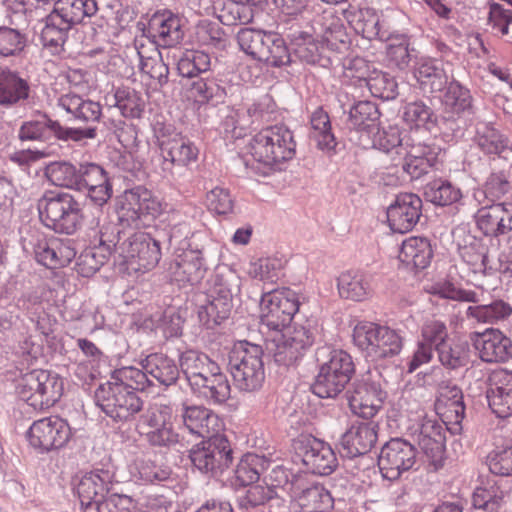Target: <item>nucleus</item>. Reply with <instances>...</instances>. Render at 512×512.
<instances>
[{"label": "nucleus", "mask_w": 512, "mask_h": 512, "mask_svg": "<svg viewBox=\"0 0 512 512\" xmlns=\"http://www.w3.org/2000/svg\"><path fill=\"white\" fill-rule=\"evenodd\" d=\"M147 375L148 373L143 368L126 366L116 369L108 382L114 385L126 386V389H131L134 392L145 391L152 384Z\"/></svg>", "instance_id": "a18cd8bd"}, {"label": "nucleus", "mask_w": 512, "mask_h": 512, "mask_svg": "<svg viewBox=\"0 0 512 512\" xmlns=\"http://www.w3.org/2000/svg\"><path fill=\"white\" fill-rule=\"evenodd\" d=\"M415 463V447L401 438L388 441L382 447L378 460L383 477L390 481L397 480L402 473L412 469Z\"/></svg>", "instance_id": "ddd939ff"}, {"label": "nucleus", "mask_w": 512, "mask_h": 512, "mask_svg": "<svg viewBox=\"0 0 512 512\" xmlns=\"http://www.w3.org/2000/svg\"><path fill=\"white\" fill-rule=\"evenodd\" d=\"M442 104L449 118L472 113V96L470 91L458 81H452L444 93Z\"/></svg>", "instance_id": "473e14b6"}, {"label": "nucleus", "mask_w": 512, "mask_h": 512, "mask_svg": "<svg viewBox=\"0 0 512 512\" xmlns=\"http://www.w3.org/2000/svg\"><path fill=\"white\" fill-rule=\"evenodd\" d=\"M486 463L491 473L500 476H512V445L497 448L490 452Z\"/></svg>", "instance_id": "338daca9"}, {"label": "nucleus", "mask_w": 512, "mask_h": 512, "mask_svg": "<svg viewBox=\"0 0 512 512\" xmlns=\"http://www.w3.org/2000/svg\"><path fill=\"white\" fill-rule=\"evenodd\" d=\"M265 459L256 454H246L242 457L235 470L236 484L247 486L259 479L264 469Z\"/></svg>", "instance_id": "864d4df0"}, {"label": "nucleus", "mask_w": 512, "mask_h": 512, "mask_svg": "<svg viewBox=\"0 0 512 512\" xmlns=\"http://www.w3.org/2000/svg\"><path fill=\"white\" fill-rule=\"evenodd\" d=\"M348 77H354L365 82L374 97L383 100L395 99L398 95V85L394 77L378 71L369 65L363 58H354L347 66Z\"/></svg>", "instance_id": "4468645a"}, {"label": "nucleus", "mask_w": 512, "mask_h": 512, "mask_svg": "<svg viewBox=\"0 0 512 512\" xmlns=\"http://www.w3.org/2000/svg\"><path fill=\"white\" fill-rule=\"evenodd\" d=\"M46 19V25L42 29L41 37L45 45L60 46L63 45L67 38L68 31L72 28L66 25L63 21L51 12L48 15L44 14L42 19Z\"/></svg>", "instance_id": "052dcab7"}, {"label": "nucleus", "mask_w": 512, "mask_h": 512, "mask_svg": "<svg viewBox=\"0 0 512 512\" xmlns=\"http://www.w3.org/2000/svg\"><path fill=\"white\" fill-rule=\"evenodd\" d=\"M115 106L127 118H139L143 112L144 104L135 91L118 88L114 94Z\"/></svg>", "instance_id": "e2e57ef3"}, {"label": "nucleus", "mask_w": 512, "mask_h": 512, "mask_svg": "<svg viewBox=\"0 0 512 512\" xmlns=\"http://www.w3.org/2000/svg\"><path fill=\"white\" fill-rule=\"evenodd\" d=\"M474 303L467 307L465 316L468 321L478 324H498L512 314V307L504 300H494L489 304Z\"/></svg>", "instance_id": "cd10ccee"}, {"label": "nucleus", "mask_w": 512, "mask_h": 512, "mask_svg": "<svg viewBox=\"0 0 512 512\" xmlns=\"http://www.w3.org/2000/svg\"><path fill=\"white\" fill-rule=\"evenodd\" d=\"M291 42L297 56L307 63H317L323 53L322 41H316L312 35L304 31H294Z\"/></svg>", "instance_id": "37998d69"}, {"label": "nucleus", "mask_w": 512, "mask_h": 512, "mask_svg": "<svg viewBox=\"0 0 512 512\" xmlns=\"http://www.w3.org/2000/svg\"><path fill=\"white\" fill-rule=\"evenodd\" d=\"M172 408L164 404H153L139 417L136 424V430L142 436L146 435L156 426L164 424V420L172 418Z\"/></svg>", "instance_id": "bf43d9fd"}, {"label": "nucleus", "mask_w": 512, "mask_h": 512, "mask_svg": "<svg viewBox=\"0 0 512 512\" xmlns=\"http://www.w3.org/2000/svg\"><path fill=\"white\" fill-rule=\"evenodd\" d=\"M202 266L200 257L194 252H188L180 260H176L171 265L170 270L176 281L194 285L204 275Z\"/></svg>", "instance_id": "4c0bfd02"}, {"label": "nucleus", "mask_w": 512, "mask_h": 512, "mask_svg": "<svg viewBox=\"0 0 512 512\" xmlns=\"http://www.w3.org/2000/svg\"><path fill=\"white\" fill-rule=\"evenodd\" d=\"M63 381L57 374L47 370H33L26 373L19 386V394L35 410L53 406L61 397Z\"/></svg>", "instance_id": "0eeeda50"}, {"label": "nucleus", "mask_w": 512, "mask_h": 512, "mask_svg": "<svg viewBox=\"0 0 512 512\" xmlns=\"http://www.w3.org/2000/svg\"><path fill=\"white\" fill-rule=\"evenodd\" d=\"M476 223L486 236H499L512 231V203H497L480 208Z\"/></svg>", "instance_id": "412c9836"}, {"label": "nucleus", "mask_w": 512, "mask_h": 512, "mask_svg": "<svg viewBox=\"0 0 512 512\" xmlns=\"http://www.w3.org/2000/svg\"><path fill=\"white\" fill-rule=\"evenodd\" d=\"M38 210L42 223L57 233L72 234L80 223V203L69 193L45 195Z\"/></svg>", "instance_id": "423d86ee"}, {"label": "nucleus", "mask_w": 512, "mask_h": 512, "mask_svg": "<svg viewBox=\"0 0 512 512\" xmlns=\"http://www.w3.org/2000/svg\"><path fill=\"white\" fill-rule=\"evenodd\" d=\"M58 105L67 113L83 123L97 122L101 116V106L97 102L84 100L75 94H65L58 100Z\"/></svg>", "instance_id": "f704fd0d"}, {"label": "nucleus", "mask_w": 512, "mask_h": 512, "mask_svg": "<svg viewBox=\"0 0 512 512\" xmlns=\"http://www.w3.org/2000/svg\"><path fill=\"white\" fill-rule=\"evenodd\" d=\"M403 119L410 127L415 128L430 130L435 125L432 109L422 101L408 103L403 110Z\"/></svg>", "instance_id": "13d9d810"}, {"label": "nucleus", "mask_w": 512, "mask_h": 512, "mask_svg": "<svg viewBox=\"0 0 512 512\" xmlns=\"http://www.w3.org/2000/svg\"><path fill=\"white\" fill-rule=\"evenodd\" d=\"M377 441V425L374 422H358L342 435L341 446L348 457L368 453Z\"/></svg>", "instance_id": "5701e85b"}, {"label": "nucleus", "mask_w": 512, "mask_h": 512, "mask_svg": "<svg viewBox=\"0 0 512 512\" xmlns=\"http://www.w3.org/2000/svg\"><path fill=\"white\" fill-rule=\"evenodd\" d=\"M298 310V296L291 289L282 288L265 292L260 301L261 327L272 333L280 331L291 323Z\"/></svg>", "instance_id": "6e6552de"}, {"label": "nucleus", "mask_w": 512, "mask_h": 512, "mask_svg": "<svg viewBox=\"0 0 512 512\" xmlns=\"http://www.w3.org/2000/svg\"><path fill=\"white\" fill-rule=\"evenodd\" d=\"M25 46V36L16 28L0 26V56H15Z\"/></svg>", "instance_id": "0e129e2a"}, {"label": "nucleus", "mask_w": 512, "mask_h": 512, "mask_svg": "<svg viewBox=\"0 0 512 512\" xmlns=\"http://www.w3.org/2000/svg\"><path fill=\"white\" fill-rule=\"evenodd\" d=\"M323 46L333 51L346 49L349 43V37L344 25L339 19H333L322 34Z\"/></svg>", "instance_id": "774afa93"}, {"label": "nucleus", "mask_w": 512, "mask_h": 512, "mask_svg": "<svg viewBox=\"0 0 512 512\" xmlns=\"http://www.w3.org/2000/svg\"><path fill=\"white\" fill-rule=\"evenodd\" d=\"M438 409L441 410V415L447 420V424L454 425L453 431L460 432L465 414L461 389L456 386L444 388L438 400Z\"/></svg>", "instance_id": "7c9ffc66"}, {"label": "nucleus", "mask_w": 512, "mask_h": 512, "mask_svg": "<svg viewBox=\"0 0 512 512\" xmlns=\"http://www.w3.org/2000/svg\"><path fill=\"white\" fill-rule=\"evenodd\" d=\"M265 55L258 61L280 67L290 62V54L283 38L274 32H269L265 41Z\"/></svg>", "instance_id": "5fc2aeb1"}, {"label": "nucleus", "mask_w": 512, "mask_h": 512, "mask_svg": "<svg viewBox=\"0 0 512 512\" xmlns=\"http://www.w3.org/2000/svg\"><path fill=\"white\" fill-rule=\"evenodd\" d=\"M398 257L408 267L425 269L431 262L433 250L427 238L410 237L402 242Z\"/></svg>", "instance_id": "c85d7f7f"}, {"label": "nucleus", "mask_w": 512, "mask_h": 512, "mask_svg": "<svg viewBox=\"0 0 512 512\" xmlns=\"http://www.w3.org/2000/svg\"><path fill=\"white\" fill-rule=\"evenodd\" d=\"M422 200L413 193L399 194L387 208V221L390 229L396 233L411 231L421 216Z\"/></svg>", "instance_id": "dca6fc26"}, {"label": "nucleus", "mask_w": 512, "mask_h": 512, "mask_svg": "<svg viewBox=\"0 0 512 512\" xmlns=\"http://www.w3.org/2000/svg\"><path fill=\"white\" fill-rule=\"evenodd\" d=\"M30 85L18 72L0 67V106L10 108L29 98Z\"/></svg>", "instance_id": "b1692460"}, {"label": "nucleus", "mask_w": 512, "mask_h": 512, "mask_svg": "<svg viewBox=\"0 0 512 512\" xmlns=\"http://www.w3.org/2000/svg\"><path fill=\"white\" fill-rule=\"evenodd\" d=\"M472 340L480 359L484 362H504L512 355L511 340L498 329L476 333Z\"/></svg>", "instance_id": "6ab92c4d"}, {"label": "nucleus", "mask_w": 512, "mask_h": 512, "mask_svg": "<svg viewBox=\"0 0 512 512\" xmlns=\"http://www.w3.org/2000/svg\"><path fill=\"white\" fill-rule=\"evenodd\" d=\"M110 473L105 470H95L86 473L77 484V494L83 512H94L96 506L105 501L109 490Z\"/></svg>", "instance_id": "a211bd4d"}, {"label": "nucleus", "mask_w": 512, "mask_h": 512, "mask_svg": "<svg viewBox=\"0 0 512 512\" xmlns=\"http://www.w3.org/2000/svg\"><path fill=\"white\" fill-rule=\"evenodd\" d=\"M338 291L341 297L354 301H361L371 293L368 277L361 272H343L337 280Z\"/></svg>", "instance_id": "c9c22d12"}, {"label": "nucleus", "mask_w": 512, "mask_h": 512, "mask_svg": "<svg viewBox=\"0 0 512 512\" xmlns=\"http://www.w3.org/2000/svg\"><path fill=\"white\" fill-rule=\"evenodd\" d=\"M402 347L403 339L401 335L396 330L383 326L370 360L378 361L392 358L400 353Z\"/></svg>", "instance_id": "c03bdc74"}, {"label": "nucleus", "mask_w": 512, "mask_h": 512, "mask_svg": "<svg viewBox=\"0 0 512 512\" xmlns=\"http://www.w3.org/2000/svg\"><path fill=\"white\" fill-rule=\"evenodd\" d=\"M296 143L292 132L284 125L269 126L253 136L249 143L250 154L257 162L277 168L292 159Z\"/></svg>", "instance_id": "20e7f679"}, {"label": "nucleus", "mask_w": 512, "mask_h": 512, "mask_svg": "<svg viewBox=\"0 0 512 512\" xmlns=\"http://www.w3.org/2000/svg\"><path fill=\"white\" fill-rule=\"evenodd\" d=\"M302 461L307 469L319 475L331 474L338 465L331 446L316 438L307 439L303 443Z\"/></svg>", "instance_id": "4be33fe9"}, {"label": "nucleus", "mask_w": 512, "mask_h": 512, "mask_svg": "<svg viewBox=\"0 0 512 512\" xmlns=\"http://www.w3.org/2000/svg\"><path fill=\"white\" fill-rule=\"evenodd\" d=\"M476 142L484 153L512 160V143L495 128L481 124L477 128Z\"/></svg>", "instance_id": "2f4dec72"}, {"label": "nucleus", "mask_w": 512, "mask_h": 512, "mask_svg": "<svg viewBox=\"0 0 512 512\" xmlns=\"http://www.w3.org/2000/svg\"><path fill=\"white\" fill-rule=\"evenodd\" d=\"M387 397L380 382L363 379L355 384L348 401L351 411L362 418H373Z\"/></svg>", "instance_id": "2eb2a0df"}, {"label": "nucleus", "mask_w": 512, "mask_h": 512, "mask_svg": "<svg viewBox=\"0 0 512 512\" xmlns=\"http://www.w3.org/2000/svg\"><path fill=\"white\" fill-rule=\"evenodd\" d=\"M382 328V325L368 321H362L355 325L352 335L353 342L365 354L366 358H371Z\"/></svg>", "instance_id": "3c124183"}, {"label": "nucleus", "mask_w": 512, "mask_h": 512, "mask_svg": "<svg viewBox=\"0 0 512 512\" xmlns=\"http://www.w3.org/2000/svg\"><path fill=\"white\" fill-rule=\"evenodd\" d=\"M379 112L377 106L370 101H359L349 110L348 125L359 131H373L377 124Z\"/></svg>", "instance_id": "ea45409f"}, {"label": "nucleus", "mask_w": 512, "mask_h": 512, "mask_svg": "<svg viewBox=\"0 0 512 512\" xmlns=\"http://www.w3.org/2000/svg\"><path fill=\"white\" fill-rule=\"evenodd\" d=\"M486 397L492 412L499 418L512 416V371L494 370L488 379Z\"/></svg>", "instance_id": "f3484780"}, {"label": "nucleus", "mask_w": 512, "mask_h": 512, "mask_svg": "<svg viewBox=\"0 0 512 512\" xmlns=\"http://www.w3.org/2000/svg\"><path fill=\"white\" fill-rule=\"evenodd\" d=\"M312 138L321 150L330 151L335 148L336 140L331 131V122L328 114L322 109H316L310 119Z\"/></svg>", "instance_id": "79ce46f5"}, {"label": "nucleus", "mask_w": 512, "mask_h": 512, "mask_svg": "<svg viewBox=\"0 0 512 512\" xmlns=\"http://www.w3.org/2000/svg\"><path fill=\"white\" fill-rule=\"evenodd\" d=\"M210 68V57L198 50H186L177 61L178 73L187 78H193Z\"/></svg>", "instance_id": "49530a36"}, {"label": "nucleus", "mask_w": 512, "mask_h": 512, "mask_svg": "<svg viewBox=\"0 0 512 512\" xmlns=\"http://www.w3.org/2000/svg\"><path fill=\"white\" fill-rule=\"evenodd\" d=\"M36 260L50 269L68 265L75 258V250L60 239L52 238L38 242L35 246Z\"/></svg>", "instance_id": "393cba45"}, {"label": "nucleus", "mask_w": 512, "mask_h": 512, "mask_svg": "<svg viewBox=\"0 0 512 512\" xmlns=\"http://www.w3.org/2000/svg\"><path fill=\"white\" fill-rule=\"evenodd\" d=\"M438 357L442 365L450 369L463 367L469 360V348L462 342H445L439 346Z\"/></svg>", "instance_id": "4d7b16f0"}, {"label": "nucleus", "mask_w": 512, "mask_h": 512, "mask_svg": "<svg viewBox=\"0 0 512 512\" xmlns=\"http://www.w3.org/2000/svg\"><path fill=\"white\" fill-rule=\"evenodd\" d=\"M155 137L165 163L178 167H188L196 162L198 148L172 125L157 123Z\"/></svg>", "instance_id": "9b49d317"}, {"label": "nucleus", "mask_w": 512, "mask_h": 512, "mask_svg": "<svg viewBox=\"0 0 512 512\" xmlns=\"http://www.w3.org/2000/svg\"><path fill=\"white\" fill-rule=\"evenodd\" d=\"M114 251L101 241V230L99 231V246L83 251L77 258V271L84 277L93 275L107 261L108 256Z\"/></svg>", "instance_id": "58836bf2"}, {"label": "nucleus", "mask_w": 512, "mask_h": 512, "mask_svg": "<svg viewBox=\"0 0 512 512\" xmlns=\"http://www.w3.org/2000/svg\"><path fill=\"white\" fill-rule=\"evenodd\" d=\"M320 369L312 386L320 398H333L344 390L354 373L351 356L339 349L324 345L316 350Z\"/></svg>", "instance_id": "f257e3e1"}, {"label": "nucleus", "mask_w": 512, "mask_h": 512, "mask_svg": "<svg viewBox=\"0 0 512 512\" xmlns=\"http://www.w3.org/2000/svg\"><path fill=\"white\" fill-rule=\"evenodd\" d=\"M424 196L427 201L440 206L457 202L461 197V191L451 182L444 179H435L424 188Z\"/></svg>", "instance_id": "a19ab883"}, {"label": "nucleus", "mask_w": 512, "mask_h": 512, "mask_svg": "<svg viewBox=\"0 0 512 512\" xmlns=\"http://www.w3.org/2000/svg\"><path fill=\"white\" fill-rule=\"evenodd\" d=\"M415 77L421 87L429 92L441 91L448 80L442 64L436 60L420 63L415 71Z\"/></svg>", "instance_id": "e433bc0d"}, {"label": "nucleus", "mask_w": 512, "mask_h": 512, "mask_svg": "<svg viewBox=\"0 0 512 512\" xmlns=\"http://www.w3.org/2000/svg\"><path fill=\"white\" fill-rule=\"evenodd\" d=\"M143 369L160 384L169 386L176 382L179 376V370L175 362L160 353L148 355L142 360Z\"/></svg>", "instance_id": "72a5a7b5"}, {"label": "nucleus", "mask_w": 512, "mask_h": 512, "mask_svg": "<svg viewBox=\"0 0 512 512\" xmlns=\"http://www.w3.org/2000/svg\"><path fill=\"white\" fill-rule=\"evenodd\" d=\"M505 492L495 484L478 487L472 496V503L476 509L486 512H499L505 499Z\"/></svg>", "instance_id": "603ef678"}, {"label": "nucleus", "mask_w": 512, "mask_h": 512, "mask_svg": "<svg viewBox=\"0 0 512 512\" xmlns=\"http://www.w3.org/2000/svg\"><path fill=\"white\" fill-rule=\"evenodd\" d=\"M268 33L252 28H242L237 32L236 40L242 51L259 60L260 57L265 55L264 47Z\"/></svg>", "instance_id": "8fccbe9b"}, {"label": "nucleus", "mask_w": 512, "mask_h": 512, "mask_svg": "<svg viewBox=\"0 0 512 512\" xmlns=\"http://www.w3.org/2000/svg\"><path fill=\"white\" fill-rule=\"evenodd\" d=\"M26 436L32 448L45 453L65 447L72 438V429L65 419L49 416L34 421Z\"/></svg>", "instance_id": "9d476101"}, {"label": "nucleus", "mask_w": 512, "mask_h": 512, "mask_svg": "<svg viewBox=\"0 0 512 512\" xmlns=\"http://www.w3.org/2000/svg\"><path fill=\"white\" fill-rule=\"evenodd\" d=\"M454 425L447 424L444 418L439 422L436 418H424L413 433L414 440L418 443L421 450L429 457H439L444 449L445 430L452 433Z\"/></svg>", "instance_id": "aec40b11"}, {"label": "nucleus", "mask_w": 512, "mask_h": 512, "mask_svg": "<svg viewBox=\"0 0 512 512\" xmlns=\"http://www.w3.org/2000/svg\"><path fill=\"white\" fill-rule=\"evenodd\" d=\"M379 22L380 19L376 12L366 8L360 9L355 14L352 25L354 30L366 39H382L385 37V34L381 32Z\"/></svg>", "instance_id": "6e6d98bb"}, {"label": "nucleus", "mask_w": 512, "mask_h": 512, "mask_svg": "<svg viewBox=\"0 0 512 512\" xmlns=\"http://www.w3.org/2000/svg\"><path fill=\"white\" fill-rule=\"evenodd\" d=\"M161 211V203L151 191L136 187L124 193L117 214L123 227L140 228L144 218H155Z\"/></svg>", "instance_id": "1a4fd4ad"}, {"label": "nucleus", "mask_w": 512, "mask_h": 512, "mask_svg": "<svg viewBox=\"0 0 512 512\" xmlns=\"http://www.w3.org/2000/svg\"><path fill=\"white\" fill-rule=\"evenodd\" d=\"M111 226L101 230V241L109 247H114V252L136 271H148L153 269L161 258L159 242L144 232H136L125 237L119 242L120 236L113 233Z\"/></svg>", "instance_id": "f03ea898"}, {"label": "nucleus", "mask_w": 512, "mask_h": 512, "mask_svg": "<svg viewBox=\"0 0 512 512\" xmlns=\"http://www.w3.org/2000/svg\"><path fill=\"white\" fill-rule=\"evenodd\" d=\"M48 180L60 187L73 188L79 186V169L69 162H52L45 171Z\"/></svg>", "instance_id": "09e8293b"}, {"label": "nucleus", "mask_w": 512, "mask_h": 512, "mask_svg": "<svg viewBox=\"0 0 512 512\" xmlns=\"http://www.w3.org/2000/svg\"><path fill=\"white\" fill-rule=\"evenodd\" d=\"M262 348L247 341H239L229 352V371L233 385L244 392L259 389L265 378Z\"/></svg>", "instance_id": "39448f33"}, {"label": "nucleus", "mask_w": 512, "mask_h": 512, "mask_svg": "<svg viewBox=\"0 0 512 512\" xmlns=\"http://www.w3.org/2000/svg\"><path fill=\"white\" fill-rule=\"evenodd\" d=\"M405 140L397 126H389L381 130L378 129L373 143L379 150L387 154L391 153L392 161L394 162L397 160V150L403 147Z\"/></svg>", "instance_id": "680f3d73"}, {"label": "nucleus", "mask_w": 512, "mask_h": 512, "mask_svg": "<svg viewBox=\"0 0 512 512\" xmlns=\"http://www.w3.org/2000/svg\"><path fill=\"white\" fill-rule=\"evenodd\" d=\"M454 241L458 252L464 262L471 265L474 271L485 268L487 259L485 248L476 237L471 235L465 227H458L453 231Z\"/></svg>", "instance_id": "bb28decb"}, {"label": "nucleus", "mask_w": 512, "mask_h": 512, "mask_svg": "<svg viewBox=\"0 0 512 512\" xmlns=\"http://www.w3.org/2000/svg\"><path fill=\"white\" fill-rule=\"evenodd\" d=\"M220 444L208 441L207 446L199 444L190 450V459L193 465L201 472H214L216 463L223 457V450L219 447Z\"/></svg>", "instance_id": "de8ad7c7"}, {"label": "nucleus", "mask_w": 512, "mask_h": 512, "mask_svg": "<svg viewBox=\"0 0 512 512\" xmlns=\"http://www.w3.org/2000/svg\"><path fill=\"white\" fill-rule=\"evenodd\" d=\"M448 338V329L444 322L438 319H428L421 327V341L433 347L436 351Z\"/></svg>", "instance_id": "69168bd1"}, {"label": "nucleus", "mask_w": 512, "mask_h": 512, "mask_svg": "<svg viewBox=\"0 0 512 512\" xmlns=\"http://www.w3.org/2000/svg\"><path fill=\"white\" fill-rule=\"evenodd\" d=\"M98 11L96 0H57L53 13L66 25L73 27L86 17H92Z\"/></svg>", "instance_id": "c756f323"}, {"label": "nucleus", "mask_w": 512, "mask_h": 512, "mask_svg": "<svg viewBox=\"0 0 512 512\" xmlns=\"http://www.w3.org/2000/svg\"><path fill=\"white\" fill-rule=\"evenodd\" d=\"M96 399L103 412L117 421L128 420L143 406L142 400L134 391L109 382L97 389Z\"/></svg>", "instance_id": "f8f14e48"}, {"label": "nucleus", "mask_w": 512, "mask_h": 512, "mask_svg": "<svg viewBox=\"0 0 512 512\" xmlns=\"http://www.w3.org/2000/svg\"><path fill=\"white\" fill-rule=\"evenodd\" d=\"M315 335L316 326L312 321L294 322L293 325H285L280 331L273 332L266 340V349L276 363L289 366L313 345Z\"/></svg>", "instance_id": "7ed1b4c3"}, {"label": "nucleus", "mask_w": 512, "mask_h": 512, "mask_svg": "<svg viewBox=\"0 0 512 512\" xmlns=\"http://www.w3.org/2000/svg\"><path fill=\"white\" fill-rule=\"evenodd\" d=\"M149 32L164 46H174L183 39L181 19L171 12L154 14L149 21Z\"/></svg>", "instance_id": "a878e982"}]
</instances>
